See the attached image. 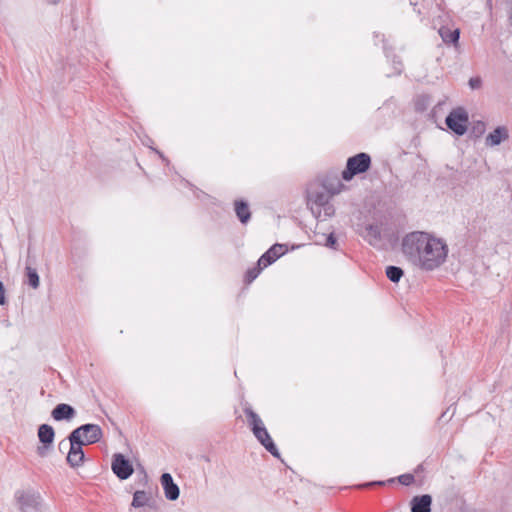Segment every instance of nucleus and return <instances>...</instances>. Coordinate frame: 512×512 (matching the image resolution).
Segmentation results:
<instances>
[{
    "instance_id": "obj_26",
    "label": "nucleus",
    "mask_w": 512,
    "mask_h": 512,
    "mask_svg": "<svg viewBox=\"0 0 512 512\" xmlns=\"http://www.w3.org/2000/svg\"><path fill=\"white\" fill-rule=\"evenodd\" d=\"M335 244H336V238H335V236H334V234H333V233H330V234L326 237L325 245H326L327 247H330V248L336 249Z\"/></svg>"
},
{
    "instance_id": "obj_11",
    "label": "nucleus",
    "mask_w": 512,
    "mask_h": 512,
    "mask_svg": "<svg viewBox=\"0 0 512 512\" xmlns=\"http://www.w3.org/2000/svg\"><path fill=\"white\" fill-rule=\"evenodd\" d=\"M161 485L164 490L165 497L170 501H175L179 498L180 490L178 485L174 482L170 473H163L160 478Z\"/></svg>"
},
{
    "instance_id": "obj_28",
    "label": "nucleus",
    "mask_w": 512,
    "mask_h": 512,
    "mask_svg": "<svg viewBox=\"0 0 512 512\" xmlns=\"http://www.w3.org/2000/svg\"><path fill=\"white\" fill-rule=\"evenodd\" d=\"M384 483L385 482H383V481H373V482H368V483L359 485L358 487L359 488L371 487V486H374V485H384Z\"/></svg>"
},
{
    "instance_id": "obj_31",
    "label": "nucleus",
    "mask_w": 512,
    "mask_h": 512,
    "mask_svg": "<svg viewBox=\"0 0 512 512\" xmlns=\"http://www.w3.org/2000/svg\"><path fill=\"white\" fill-rule=\"evenodd\" d=\"M60 0H49L50 3L52 4H57Z\"/></svg>"
},
{
    "instance_id": "obj_30",
    "label": "nucleus",
    "mask_w": 512,
    "mask_h": 512,
    "mask_svg": "<svg viewBox=\"0 0 512 512\" xmlns=\"http://www.w3.org/2000/svg\"><path fill=\"white\" fill-rule=\"evenodd\" d=\"M417 110H424V107H420L419 102L416 103Z\"/></svg>"
},
{
    "instance_id": "obj_24",
    "label": "nucleus",
    "mask_w": 512,
    "mask_h": 512,
    "mask_svg": "<svg viewBox=\"0 0 512 512\" xmlns=\"http://www.w3.org/2000/svg\"><path fill=\"white\" fill-rule=\"evenodd\" d=\"M398 480L401 484L408 486L413 483L414 476L412 474H403L398 477Z\"/></svg>"
},
{
    "instance_id": "obj_1",
    "label": "nucleus",
    "mask_w": 512,
    "mask_h": 512,
    "mask_svg": "<svg viewBox=\"0 0 512 512\" xmlns=\"http://www.w3.org/2000/svg\"><path fill=\"white\" fill-rule=\"evenodd\" d=\"M406 259L423 271H433L443 265L448 256L445 240L424 231L406 234L401 243Z\"/></svg>"
},
{
    "instance_id": "obj_12",
    "label": "nucleus",
    "mask_w": 512,
    "mask_h": 512,
    "mask_svg": "<svg viewBox=\"0 0 512 512\" xmlns=\"http://www.w3.org/2000/svg\"><path fill=\"white\" fill-rule=\"evenodd\" d=\"M69 452L67 455V462L72 468L80 467L84 462V451L82 449L83 442L78 444L69 441Z\"/></svg>"
},
{
    "instance_id": "obj_6",
    "label": "nucleus",
    "mask_w": 512,
    "mask_h": 512,
    "mask_svg": "<svg viewBox=\"0 0 512 512\" xmlns=\"http://www.w3.org/2000/svg\"><path fill=\"white\" fill-rule=\"evenodd\" d=\"M445 123L455 134L462 136L467 131L468 114L463 108L454 109L446 117Z\"/></svg>"
},
{
    "instance_id": "obj_27",
    "label": "nucleus",
    "mask_w": 512,
    "mask_h": 512,
    "mask_svg": "<svg viewBox=\"0 0 512 512\" xmlns=\"http://www.w3.org/2000/svg\"><path fill=\"white\" fill-rule=\"evenodd\" d=\"M6 298H5V287L2 281H0V305H5Z\"/></svg>"
},
{
    "instance_id": "obj_19",
    "label": "nucleus",
    "mask_w": 512,
    "mask_h": 512,
    "mask_svg": "<svg viewBox=\"0 0 512 512\" xmlns=\"http://www.w3.org/2000/svg\"><path fill=\"white\" fill-rule=\"evenodd\" d=\"M149 497L145 491H136L133 495L132 506L140 508L148 504Z\"/></svg>"
},
{
    "instance_id": "obj_25",
    "label": "nucleus",
    "mask_w": 512,
    "mask_h": 512,
    "mask_svg": "<svg viewBox=\"0 0 512 512\" xmlns=\"http://www.w3.org/2000/svg\"><path fill=\"white\" fill-rule=\"evenodd\" d=\"M482 85V80L479 77H474L469 80V86L471 89H479Z\"/></svg>"
},
{
    "instance_id": "obj_4",
    "label": "nucleus",
    "mask_w": 512,
    "mask_h": 512,
    "mask_svg": "<svg viewBox=\"0 0 512 512\" xmlns=\"http://www.w3.org/2000/svg\"><path fill=\"white\" fill-rule=\"evenodd\" d=\"M371 166V158L367 153H359L348 158L346 168L342 172V178L350 181L355 175L366 172Z\"/></svg>"
},
{
    "instance_id": "obj_14",
    "label": "nucleus",
    "mask_w": 512,
    "mask_h": 512,
    "mask_svg": "<svg viewBox=\"0 0 512 512\" xmlns=\"http://www.w3.org/2000/svg\"><path fill=\"white\" fill-rule=\"evenodd\" d=\"M509 138L508 129L505 126H498L490 132L485 138V144L488 147L500 145Z\"/></svg>"
},
{
    "instance_id": "obj_16",
    "label": "nucleus",
    "mask_w": 512,
    "mask_h": 512,
    "mask_svg": "<svg viewBox=\"0 0 512 512\" xmlns=\"http://www.w3.org/2000/svg\"><path fill=\"white\" fill-rule=\"evenodd\" d=\"M234 210L237 218L242 224H246L249 222L251 218V212L249 205L244 200H236L234 202Z\"/></svg>"
},
{
    "instance_id": "obj_20",
    "label": "nucleus",
    "mask_w": 512,
    "mask_h": 512,
    "mask_svg": "<svg viewBox=\"0 0 512 512\" xmlns=\"http://www.w3.org/2000/svg\"><path fill=\"white\" fill-rule=\"evenodd\" d=\"M403 270L400 267L397 266H388L386 268V276L387 278L394 283H397L400 281V279L403 276Z\"/></svg>"
},
{
    "instance_id": "obj_10",
    "label": "nucleus",
    "mask_w": 512,
    "mask_h": 512,
    "mask_svg": "<svg viewBox=\"0 0 512 512\" xmlns=\"http://www.w3.org/2000/svg\"><path fill=\"white\" fill-rule=\"evenodd\" d=\"M285 251L286 249L284 245L274 244L259 258L257 265L260 268H266L281 257Z\"/></svg>"
},
{
    "instance_id": "obj_15",
    "label": "nucleus",
    "mask_w": 512,
    "mask_h": 512,
    "mask_svg": "<svg viewBox=\"0 0 512 512\" xmlns=\"http://www.w3.org/2000/svg\"><path fill=\"white\" fill-rule=\"evenodd\" d=\"M432 498L428 494L415 496L411 501V512H430Z\"/></svg>"
},
{
    "instance_id": "obj_21",
    "label": "nucleus",
    "mask_w": 512,
    "mask_h": 512,
    "mask_svg": "<svg viewBox=\"0 0 512 512\" xmlns=\"http://www.w3.org/2000/svg\"><path fill=\"white\" fill-rule=\"evenodd\" d=\"M26 275L28 277V284L33 289H37L40 285V279H39V275H38L36 269H34L30 266H27L26 267Z\"/></svg>"
},
{
    "instance_id": "obj_18",
    "label": "nucleus",
    "mask_w": 512,
    "mask_h": 512,
    "mask_svg": "<svg viewBox=\"0 0 512 512\" xmlns=\"http://www.w3.org/2000/svg\"><path fill=\"white\" fill-rule=\"evenodd\" d=\"M439 35L445 44L456 45L459 41L460 31L459 29L451 30L450 28L443 26L439 29Z\"/></svg>"
},
{
    "instance_id": "obj_23",
    "label": "nucleus",
    "mask_w": 512,
    "mask_h": 512,
    "mask_svg": "<svg viewBox=\"0 0 512 512\" xmlns=\"http://www.w3.org/2000/svg\"><path fill=\"white\" fill-rule=\"evenodd\" d=\"M262 269L263 268H260L258 265H257V267L249 269L247 271V273H246V276H245L246 277V281L248 283H251L253 280H255L258 277V275L260 274Z\"/></svg>"
},
{
    "instance_id": "obj_13",
    "label": "nucleus",
    "mask_w": 512,
    "mask_h": 512,
    "mask_svg": "<svg viewBox=\"0 0 512 512\" xmlns=\"http://www.w3.org/2000/svg\"><path fill=\"white\" fill-rule=\"evenodd\" d=\"M51 416L55 421H70L76 416V410L69 404L60 403L54 407Z\"/></svg>"
},
{
    "instance_id": "obj_3",
    "label": "nucleus",
    "mask_w": 512,
    "mask_h": 512,
    "mask_svg": "<svg viewBox=\"0 0 512 512\" xmlns=\"http://www.w3.org/2000/svg\"><path fill=\"white\" fill-rule=\"evenodd\" d=\"M103 436L101 427L97 424H84L74 429L68 436L70 442L78 444L83 442L84 445L99 442Z\"/></svg>"
},
{
    "instance_id": "obj_8",
    "label": "nucleus",
    "mask_w": 512,
    "mask_h": 512,
    "mask_svg": "<svg viewBox=\"0 0 512 512\" xmlns=\"http://www.w3.org/2000/svg\"><path fill=\"white\" fill-rule=\"evenodd\" d=\"M112 471L121 480L128 479L134 472L133 466L122 454L113 455Z\"/></svg>"
},
{
    "instance_id": "obj_2",
    "label": "nucleus",
    "mask_w": 512,
    "mask_h": 512,
    "mask_svg": "<svg viewBox=\"0 0 512 512\" xmlns=\"http://www.w3.org/2000/svg\"><path fill=\"white\" fill-rule=\"evenodd\" d=\"M244 413L248 418V424L256 437V439L270 452L274 457L279 458L280 453L270 437L267 429L265 428L263 421L257 413H255L250 407L244 409Z\"/></svg>"
},
{
    "instance_id": "obj_22",
    "label": "nucleus",
    "mask_w": 512,
    "mask_h": 512,
    "mask_svg": "<svg viewBox=\"0 0 512 512\" xmlns=\"http://www.w3.org/2000/svg\"><path fill=\"white\" fill-rule=\"evenodd\" d=\"M335 213L334 206L328 201L325 205L321 206V217L325 220L328 217L333 216Z\"/></svg>"
},
{
    "instance_id": "obj_29",
    "label": "nucleus",
    "mask_w": 512,
    "mask_h": 512,
    "mask_svg": "<svg viewBox=\"0 0 512 512\" xmlns=\"http://www.w3.org/2000/svg\"><path fill=\"white\" fill-rule=\"evenodd\" d=\"M68 445H69V442H67L66 440H62L59 442V449L62 450L64 448H66Z\"/></svg>"
},
{
    "instance_id": "obj_5",
    "label": "nucleus",
    "mask_w": 512,
    "mask_h": 512,
    "mask_svg": "<svg viewBox=\"0 0 512 512\" xmlns=\"http://www.w3.org/2000/svg\"><path fill=\"white\" fill-rule=\"evenodd\" d=\"M14 498L18 509L21 512H36L40 505L39 493L27 489L17 490L14 494Z\"/></svg>"
},
{
    "instance_id": "obj_9",
    "label": "nucleus",
    "mask_w": 512,
    "mask_h": 512,
    "mask_svg": "<svg viewBox=\"0 0 512 512\" xmlns=\"http://www.w3.org/2000/svg\"><path fill=\"white\" fill-rule=\"evenodd\" d=\"M330 194L324 189L311 191L308 193L307 200L310 209L316 218H321V206L330 201Z\"/></svg>"
},
{
    "instance_id": "obj_7",
    "label": "nucleus",
    "mask_w": 512,
    "mask_h": 512,
    "mask_svg": "<svg viewBox=\"0 0 512 512\" xmlns=\"http://www.w3.org/2000/svg\"><path fill=\"white\" fill-rule=\"evenodd\" d=\"M38 438L39 441L42 443V446H39L37 448V454L40 457H45L48 454V451L50 450L54 438H55V431L53 427L49 424H42L38 427Z\"/></svg>"
},
{
    "instance_id": "obj_17",
    "label": "nucleus",
    "mask_w": 512,
    "mask_h": 512,
    "mask_svg": "<svg viewBox=\"0 0 512 512\" xmlns=\"http://www.w3.org/2000/svg\"><path fill=\"white\" fill-rule=\"evenodd\" d=\"M365 239L372 246H378L381 241V228L377 224H369L365 228Z\"/></svg>"
}]
</instances>
